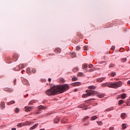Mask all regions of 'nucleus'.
Instances as JSON below:
<instances>
[{
  "mask_svg": "<svg viewBox=\"0 0 130 130\" xmlns=\"http://www.w3.org/2000/svg\"><path fill=\"white\" fill-rule=\"evenodd\" d=\"M48 82H51V78L48 79Z\"/></svg>",
  "mask_w": 130,
  "mask_h": 130,
  "instance_id": "50",
  "label": "nucleus"
},
{
  "mask_svg": "<svg viewBox=\"0 0 130 130\" xmlns=\"http://www.w3.org/2000/svg\"><path fill=\"white\" fill-rule=\"evenodd\" d=\"M27 96H28V94H27L25 96V97H27Z\"/></svg>",
  "mask_w": 130,
  "mask_h": 130,
  "instance_id": "58",
  "label": "nucleus"
},
{
  "mask_svg": "<svg viewBox=\"0 0 130 130\" xmlns=\"http://www.w3.org/2000/svg\"><path fill=\"white\" fill-rule=\"evenodd\" d=\"M97 96H98V97H99V98H103V97H104V96H105V94H100L98 95Z\"/></svg>",
  "mask_w": 130,
  "mask_h": 130,
  "instance_id": "20",
  "label": "nucleus"
},
{
  "mask_svg": "<svg viewBox=\"0 0 130 130\" xmlns=\"http://www.w3.org/2000/svg\"><path fill=\"white\" fill-rule=\"evenodd\" d=\"M113 129H114V127H110V130H113Z\"/></svg>",
  "mask_w": 130,
  "mask_h": 130,
  "instance_id": "49",
  "label": "nucleus"
},
{
  "mask_svg": "<svg viewBox=\"0 0 130 130\" xmlns=\"http://www.w3.org/2000/svg\"><path fill=\"white\" fill-rule=\"evenodd\" d=\"M73 71L74 73H77V72L79 71V68H78V67H76L73 70Z\"/></svg>",
  "mask_w": 130,
  "mask_h": 130,
  "instance_id": "21",
  "label": "nucleus"
},
{
  "mask_svg": "<svg viewBox=\"0 0 130 130\" xmlns=\"http://www.w3.org/2000/svg\"><path fill=\"white\" fill-rule=\"evenodd\" d=\"M123 104V101L122 100H120V101H119V103L118 104L119 105H121V104Z\"/></svg>",
  "mask_w": 130,
  "mask_h": 130,
  "instance_id": "27",
  "label": "nucleus"
},
{
  "mask_svg": "<svg viewBox=\"0 0 130 130\" xmlns=\"http://www.w3.org/2000/svg\"><path fill=\"white\" fill-rule=\"evenodd\" d=\"M22 126H24V123H19L17 124V127H22Z\"/></svg>",
  "mask_w": 130,
  "mask_h": 130,
  "instance_id": "19",
  "label": "nucleus"
},
{
  "mask_svg": "<svg viewBox=\"0 0 130 130\" xmlns=\"http://www.w3.org/2000/svg\"><path fill=\"white\" fill-rule=\"evenodd\" d=\"M12 130H16V128H12Z\"/></svg>",
  "mask_w": 130,
  "mask_h": 130,
  "instance_id": "54",
  "label": "nucleus"
},
{
  "mask_svg": "<svg viewBox=\"0 0 130 130\" xmlns=\"http://www.w3.org/2000/svg\"><path fill=\"white\" fill-rule=\"evenodd\" d=\"M82 69L83 70H85V69H88V65H87V64H83L82 65Z\"/></svg>",
  "mask_w": 130,
  "mask_h": 130,
  "instance_id": "18",
  "label": "nucleus"
},
{
  "mask_svg": "<svg viewBox=\"0 0 130 130\" xmlns=\"http://www.w3.org/2000/svg\"><path fill=\"white\" fill-rule=\"evenodd\" d=\"M4 90L6 91H8V92H10V93H11V92H13V89L9 88H5Z\"/></svg>",
  "mask_w": 130,
  "mask_h": 130,
  "instance_id": "12",
  "label": "nucleus"
},
{
  "mask_svg": "<svg viewBox=\"0 0 130 130\" xmlns=\"http://www.w3.org/2000/svg\"><path fill=\"white\" fill-rule=\"evenodd\" d=\"M54 52H56V53H60L61 50L59 48H57L55 49Z\"/></svg>",
  "mask_w": 130,
  "mask_h": 130,
  "instance_id": "8",
  "label": "nucleus"
},
{
  "mask_svg": "<svg viewBox=\"0 0 130 130\" xmlns=\"http://www.w3.org/2000/svg\"><path fill=\"white\" fill-rule=\"evenodd\" d=\"M87 72H93V70L92 69H90L89 70H87Z\"/></svg>",
  "mask_w": 130,
  "mask_h": 130,
  "instance_id": "48",
  "label": "nucleus"
},
{
  "mask_svg": "<svg viewBox=\"0 0 130 130\" xmlns=\"http://www.w3.org/2000/svg\"><path fill=\"white\" fill-rule=\"evenodd\" d=\"M129 63H130V61H129Z\"/></svg>",
  "mask_w": 130,
  "mask_h": 130,
  "instance_id": "60",
  "label": "nucleus"
},
{
  "mask_svg": "<svg viewBox=\"0 0 130 130\" xmlns=\"http://www.w3.org/2000/svg\"><path fill=\"white\" fill-rule=\"evenodd\" d=\"M121 117L122 119H124L126 117V114L125 113H122L121 114Z\"/></svg>",
  "mask_w": 130,
  "mask_h": 130,
  "instance_id": "11",
  "label": "nucleus"
},
{
  "mask_svg": "<svg viewBox=\"0 0 130 130\" xmlns=\"http://www.w3.org/2000/svg\"><path fill=\"white\" fill-rule=\"evenodd\" d=\"M80 49H81V47H80V46L76 47V50H77L78 51H79V50H80Z\"/></svg>",
  "mask_w": 130,
  "mask_h": 130,
  "instance_id": "42",
  "label": "nucleus"
},
{
  "mask_svg": "<svg viewBox=\"0 0 130 130\" xmlns=\"http://www.w3.org/2000/svg\"><path fill=\"white\" fill-rule=\"evenodd\" d=\"M23 123H24L23 125H24V126H25V125H30V124H31V122L30 121H26Z\"/></svg>",
  "mask_w": 130,
  "mask_h": 130,
  "instance_id": "16",
  "label": "nucleus"
},
{
  "mask_svg": "<svg viewBox=\"0 0 130 130\" xmlns=\"http://www.w3.org/2000/svg\"><path fill=\"white\" fill-rule=\"evenodd\" d=\"M111 110H113V108H110L107 109L106 110L107 111H111Z\"/></svg>",
  "mask_w": 130,
  "mask_h": 130,
  "instance_id": "41",
  "label": "nucleus"
},
{
  "mask_svg": "<svg viewBox=\"0 0 130 130\" xmlns=\"http://www.w3.org/2000/svg\"><path fill=\"white\" fill-rule=\"evenodd\" d=\"M88 118H89V117L87 116L83 119V120H86V119H88Z\"/></svg>",
  "mask_w": 130,
  "mask_h": 130,
  "instance_id": "44",
  "label": "nucleus"
},
{
  "mask_svg": "<svg viewBox=\"0 0 130 130\" xmlns=\"http://www.w3.org/2000/svg\"><path fill=\"white\" fill-rule=\"evenodd\" d=\"M81 83L80 82H75L72 83V85L73 86H81Z\"/></svg>",
  "mask_w": 130,
  "mask_h": 130,
  "instance_id": "10",
  "label": "nucleus"
},
{
  "mask_svg": "<svg viewBox=\"0 0 130 130\" xmlns=\"http://www.w3.org/2000/svg\"><path fill=\"white\" fill-rule=\"evenodd\" d=\"M71 56H72V57H76V53H73L71 54Z\"/></svg>",
  "mask_w": 130,
  "mask_h": 130,
  "instance_id": "40",
  "label": "nucleus"
},
{
  "mask_svg": "<svg viewBox=\"0 0 130 130\" xmlns=\"http://www.w3.org/2000/svg\"><path fill=\"white\" fill-rule=\"evenodd\" d=\"M24 85H27V86H29V82H28V81H23V82Z\"/></svg>",
  "mask_w": 130,
  "mask_h": 130,
  "instance_id": "23",
  "label": "nucleus"
},
{
  "mask_svg": "<svg viewBox=\"0 0 130 130\" xmlns=\"http://www.w3.org/2000/svg\"><path fill=\"white\" fill-rule=\"evenodd\" d=\"M122 62H125V61H126V58H123L121 59Z\"/></svg>",
  "mask_w": 130,
  "mask_h": 130,
  "instance_id": "36",
  "label": "nucleus"
},
{
  "mask_svg": "<svg viewBox=\"0 0 130 130\" xmlns=\"http://www.w3.org/2000/svg\"><path fill=\"white\" fill-rule=\"evenodd\" d=\"M116 73L115 72H113L111 73V76L112 77H114L115 76H116Z\"/></svg>",
  "mask_w": 130,
  "mask_h": 130,
  "instance_id": "32",
  "label": "nucleus"
},
{
  "mask_svg": "<svg viewBox=\"0 0 130 130\" xmlns=\"http://www.w3.org/2000/svg\"><path fill=\"white\" fill-rule=\"evenodd\" d=\"M60 82H62V83H64V82H65L64 79H63V78H61V79H60Z\"/></svg>",
  "mask_w": 130,
  "mask_h": 130,
  "instance_id": "45",
  "label": "nucleus"
},
{
  "mask_svg": "<svg viewBox=\"0 0 130 130\" xmlns=\"http://www.w3.org/2000/svg\"><path fill=\"white\" fill-rule=\"evenodd\" d=\"M18 54H14L13 55V59L14 61H17V60H18Z\"/></svg>",
  "mask_w": 130,
  "mask_h": 130,
  "instance_id": "6",
  "label": "nucleus"
},
{
  "mask_svg": "<svg viewBox=\"0 0 130 130\" xmlns=\"http://www.w3.org/2000/svg\"><path fill=\"white\" fill-rule=\"evenodd\" d=\"M77 90H78L77 89H76L74 90V91L77 92Z\"/></svg>",
  "mask_w": 130,
  "mask_h": 130,
  "instance_id": "55",
  "label": "nucleus"
},
{
  "mask_svg": "<svg viewBox=\"0 0 130 130\" xmlns=\"http://www.w3.org/2000/svg\"><path fill=\"white\" fill-rule=\"evenodd\" d=\"M16 80L15 79V80H14V84L16 83Z\"/></svg>",
  "mask_w": 130,
  "mask_h": 130,
  "instance_id": "53",
  "label": "nucleus"
},
{
  "mask_svg": "<svg viewBox=\"0 0 130 130\" xmlns=\"http://www.w3.org/2000/svg\"><path fill=\"white\" fill-rule=\"evenodd\" d=\"M85 110H86V109H84Z\"/></svg>",
  "mask_w": 130,
  "mask_h": 130,
  "instance_id": "59",
  "label": "nucleus"
},
{
  "mask_svg": "<svg viewBox=\"0 0 130 130\" xmlns=\"http://www.w3.org/2000/svg\"><path fill=\"white\" fill-rule=\"evenodd\" d=\"M30 72V68H27V69H26L27 74H29Z\"/></svg>",
  "mask_w": 130,
  "mask_h": 130,
  "instance_id": "37",
  "label": "nucleus"
},
{
  "mask_svg": "<svg viewBox=\"0 0 130 130\" xmlns=\"http://www.w3.org/2000/svg\"><path fill=\"white\" fill-rule=\"evenodd\" d=\"M105 79H106L105 77H102V78L96 79V81L99 83H101V82H103V81H104Z\"/></svg>",
  "mask_w": 130,
  "mask_h": 130,
  "instance_id": "5",
  "label": "nucleus"
},
{
  "mask_svg": "<svg viewBox=\"0 0 130 130\" xmlns=\"http://www.w3.org/2000/svg\"><path fill=\"white\" fill-rule=\"evenodd\" d=\"M69 89H70V86L68 84L54 86L47 90L46 91V94L48 96H52L53 95H56V94L63 93V92H66Z\"/></svg>",
  "mask_w": 130,
  "mask_h": 130,
  "instance_id": "1",
  "label": "nucleus"
},
{
  "mask_svg": "<svg viewBox=\"0 0 130 130\" xmlns=\"http://www.w3.org/2000/svg\"><path fill=\"white\" fill-rule=\"evenodd\" d=\"M33 103H35V100H32L29 103V105H30V104H32Z\"/></svg>",
  "mask_w": 130,
  "mask_h": 130,
  "instance_id": "35",
  "label": "nucleus"
},
{
  "mask_svg": "<svg viewBox=\"0 0 130 130\" xmlns=\"http://www.w3.org/2000/svg\"><path fill=\"white\" fill-rule=\"evenodd\" d=\"M106 86L109 88H111V82H106L102 84V87H106Z\"/></svg>",
  "mask_w": 130,
  "mask_h": 130,
  "instance_id": "4",
  "label": "nucleus"
},
{
  "mask_svg": "<svg viewBox=\"0 0 130 130\" xmlns=\"http://www.w3.org/2000/svg\"><path fill=\"white\" fill-rule=\"evenodd\" d=\"M25 111H31L32 107H25Z\"/></svg>",
  "mask_w": 130,
  "mask_h": 130,
  "instance_id": "13",
  "label": "nucleus"
},
{
  "mask_svg": "<svg viewBox=\"0 0 130 130\" xmlns=\"http://www.w3.org/2000/svg\"><path fill=\"white\" fill-rule=\"evenodd\" d=\"M40 130H45V129L43 128V129H41Z\"/></svg>",
  "mask_w": 130,
  "mask_h": 130,
  "instance_id": "57",
  "label": "nucleus"
},
{
  "mask_svg": "<svg viewBox=\"0 0 130 130\" xmlns=\"http://www.w3.org/2000/svg\"><path fill=\"white\" fill-rule=\"evenodd\" d=\"M72 81H78V78H77V77H74L72 78Z\"/></svg>",
  "mask_w": 130,
  "mask_h": 130,
  "instance_id": "38",
  "label": "nucleus"
},
{
  "mask_svg": "<svg viewBox=\"0 0 130 130\" xmlns=\"http://www.w3.org/2000/svg\"><path fill=\"white\" fill-rule=\"evenodd\" d=\"M121 98L122 99H125V93H123L121 95Z\"/></svg>",
  "mask_w": 130,
  "mask_h": 130,
  "instance_id": "29",
  "label": "nucleus"
},
{
  "mask_svg": "<svg viewBox=\"0 0 130 130\" xmlns=\"http://www.w3.org/2000/svg\"><path fill=\"white\" fill-rule=\"evenodd\" d=\"M24 64H20L17 68H19L20 69H23L24 68Z\"/></svg>",
  "mask_w": 130,
  "mask_h": 130,
  "instance_id": "31",
  "label": "nucleus"
},
{
  "mask_svg": "<svg viewBox=\"0 0 130 130\" xmlns=\"http://www.w3.org/2000/svg\"><path fill=\"white\" fill-rule=\"evenodd\" d=\"M111 49H115V46H112L111 47Z\"/></svg>",
  "mask_w": 130,
  "mask_h": 130,
  "instance_id": "47",
  "label": "nucleus"
},
{
  "mask_svg": "<svg viewBox=\"0 0 130 130\" xmlns=\"http://www.w3.org/2000/svg\"><path fill=\"white\" fill-rule=\"evenodd\" d=\"M98 117L96 116H93L91 117V120H95V119H97Z\"/></svg>",
  "mask_w": 130,
  "mask_h": 130,
  "instance_id": "26",
  "label": "nucleus"
},
{
  "mask_svg": "<svg viewBox=\"0 0 130 130\" xmlns=\"http://www.w3.org/2000/svg\"><path fill=\"white\" fill-rule=\"evenodd\" d=\"M20 111V109H19V108H16L15 109V112L18 113Z\"/></svg>",
  "mask_w": 130,
  "mask_h": 130,
  "instance_id": "39",
  "label": "nucleus"
},
{
  "mask_svg": "<svg viewBox=\"0 0 130 130\" xmlns=\"http://www.w3.org/2000/svg\"><path fill=\"white\" fill-rule=\"evenodd\" d=\"M14 103H15V101H11V102H8L7 103V105H11V104H14Z\"/></svg>",
  "mask_w": 130,
  "mask_h": 130,
  "instance_id": "22",
  "label": "nucleus"
},
{
  "mask_svg": "<svg viewBox=\"0 0 130 130\" xmlns=\"http://www.w3.org/2000/svg\"><path fill=\"white\" fill-rule=\"evenodd\" d=\"M38 109H46V107L40 105L38 107Z\"/></svg>",
  "mask_w": 130,
  "mask_h": 130,
  "instance_id": "17",
  "label": "nucleus"
},
{
  "mask_svg": "<svg viewBox=\"0 0 130 130\" xmlns=\"http://www.w3.org/2000/svg\"><path fill=\"white\" fill-rule=\"evenodd\" d=\"M87 93L84 94L82 95V98H87V97H89V96H91V95H95V94H96L97 92L94 91V90H86V91Z\"/></svg>",
  "mask_w": 130,
  "mask_h": 130,
  "instance_id": "2",
  "label": "nucleus"
},
{
  "mask_svg": "<svg viewBox=\"0 0 130 130\" xmlns=\"http://www.w3.org/2000/svg\"><path fill=\"white\" fill-rule=\"evenodd\" d=\"M93 64H89V65L88 66L89 69H92V68H93Z\"/></svg>",
  "mask_w": 130,
  "mask_h": 130,
  "instance_id": "43",
  "label": "nucleus"
},
{
  "mask_svg": "<svg viewBox=\"0 0 130 130\" xmlns=\"http://www.w3.org/2000/svg\"><path fill=\"white\" fill-rule=\"evenodd\" d=\"M1 107H2V108H5V107H6V105L5 104V102L2 103Z\"/></svg>",
  "mask_w": 130,
  "mask_h": 130,
  "instance_id": "25",
  "label": "nucleus"
},
{
  "mask_svg": "<svg viewBox=\"0 0 130 130\" xmlns=\"http://www.w3.org/2000/svg\"><path fill=\"white\" fill-rule=\"evenodd\" d=\"M77 76H78L79 77H83V76H84V73H78Z\"/></svg>",
  "mask_w": 130,
  "mask_h": 130,
  "instance_id": "28",
  "label": "nucleus"
},
{
  "mask_svg": "<svg viewBox=\"0 0 130 130\" xmlns=\"http://www.w3.org/2000/svg\"><path fill=\"white\" fill-rule=\"evenodd\" d=\"M115 67V64L114 63H111L109 66V68H114Z\"/></svg>",
  "mask_w": 130,
  "mask_h": 130,
  "instance_id": "24",
  "label": "nucleus"
},
{
  "mask_svg": "<svg viewBox=\"0 0 130 130\" xmlns=\"http://www.w3.org/2000/svg\"><path fill=\"white\" fill-rule=\"evenodd\" d=\"M122 126L123 129L126 128V125H125V124H122Z\"/></svg>",
  "mask_w": 130,
  "mask_h": 130,
  "instance_id": "34",
  "label": "nucleus"
},
{
  "mask_svg": "<svg viewBox=\"0 0 130 130\" xmlns=\"http://www.w3.org/2000/svg\"><path fill=\"white\" fill-rule=\"evenodd\" d=\"M88 88L90 90H95V89H96V86H94V85L89 86H88Z\"/></svg>",
  "mask_w": 130,
  "mask_h": 130,
  "instance_id": "15",
  "label": "nucleus"
},
{
  "mask_svg": "<svg viewBox=\"0 0 130 130\" xmlns=\"http://www.w3.org/2000/svg\"><path fill=\"white\" fill-rule=\"evenodd\" d=\"M84 50L87 51L88 49H89V48H88L87 46H84L83 47Z\"/></svg>",
  "mask_w": 130,
  "mask_h": 130,
  "instance_id": "30",
  "label": "nucleus"
},
{
  "mask_svg": "<svg viewBox=\"0 0 130 130\" xmlns=\"http://www.w3.org/2000/svg\"><path fill=\"white\" fill-rule=\"evenodd\" d=\"M39 113H40V111H38L36 112V114H39Z\"/></svg>",
  "mask_w": 130,
  "mask_h": 130,
  "instance_id": "51",
  "label": "nucleus"
},
{
  "mask_svg": "<svg viewBox=\"0 0 130 130\" xmlns=\"http://www.w3.org/2000/svg\"><path fill=\"white\" fill-rule=\"evenodd\" d=\"M118 80H119V79H118V78L116 79V81H118Z\"/></svg>",
  "mask_w": 130,
  "mask_h": 130,
  "instance_id": "56",
  "label": "nucleus"
},
{
  "mask_svg": "<svg viewBox=\"0 0 130 130\" xmlns=\"http://www.w3.org/2000/svg\"><path fill=\"white\" fill-rule=\"evenodd\" d=\"M121 86H122V82L121 81L115 82L113 83L111 82V88L117 89L119 87H121Z\"/></svg>",
  "mask_w": 130,
  "mask_h": 130,
  "instance_id": "3",
  "label": "nucleus"
},
{
  "mask_svg": "<svg viewBox=\"0 0 130 130\" xmlns=\"http://www.w3.org/2000/svg\"><path fill=\"white\" fill-rule=\"evenodd\" d=\"M32 73H36V70L34 69H32L31 70Z\"/></svg>",
  "mask_w": 130,
  "mask_h": 130,
  "instance_id": "46",
  "label": "nucleus"
},
{
  "mask_svg": "<svg viewBox=\"0 0 130 130\" xmlns=\"http://www.w3.org/2000/svg\"><path fill=\"white\" fill-rule=\"evenodd\" d=\"M127 84H128L129 85H130V80L127 81Z\"/></svg>",
  "mask_w": 130,
  "mask_h": 130,
  "instance_id": "52",
  "label": "nucleus"
},
{
  "mask_svg": "<svg viewBox=\"0 0 130 130\" xmlns=\"http://www.w3.org/2000/svg\"><path fill=\"white\" fill-rule=\"evenodd\" d=\"M60 120V118L56 117L55 119H54L53 121H54V123H58V122H59Z\"/></svg>",
  "mask_w": 130,
  "mask_h": 130,
  "instance_id": "7",
  "label": "nucleus"
},
{
  "mask_svg": "<svg viewBox=\"0 0 130 130\" xmlns=\"http://www.w3.org/2000/svg\"><path fill=\"white\" fill-rule=\"evenodd\" d=\"M61 122H62V123H63V122L64 123H67L68 121H67V119L66 118H62L61 120Z\"/></svg>",
  "mask_w": 130,
  "mask_h": 130,
  "instance_id": "14",
  "label": "nucleus"
},
{
  "mask_svg": "<svg viewBox=\"0 0 130 130\" xmlns=\"http://www.w3.org/2000/svg\"><path fill=\"white\" fill-rule=\"evenodd\" d=\"M37 126H38V123H36L34 126L30 127L29 128V129L33 130V129H34V128H36V127H37Z\"/></svg>",
  "mask_w": 130,
  "mask_h": 130,
  "instance_id": "9",
  "label": "nucleus"
},
{
  "mask_svg": "<svg viewBox=\"0 0 130 130\" xmlns=\"http://www.w3.org/2000/svg\"><path fill=\"white\" fill-rule=\"evenodd\" d=\"M96 122L99 125H102V124H103L102 121H97Z\"/></svg>",
  "mask_w": 130,
  "mask_h": 130,
  "instance_id": "33",
  "label": "nucleus"
}]
</instances>
